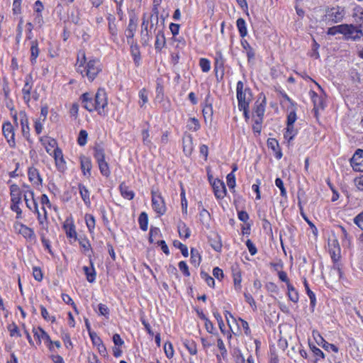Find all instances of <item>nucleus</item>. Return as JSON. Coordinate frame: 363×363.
I'll return each mask as SVG.
<instances>
[{"label":"nucleus","mask_w":363,"mask_h":363,"mask_svg":"<svg viewBox=\"0 0 363 363\" xmlns=\"http://www.w3.org/2000/svg\"><path fill=\"white\" fill-rule=\"evenodd\" d=\"M2 132L9 146L11 147H15L14 130L10 122H6L3 124Z\"/></svg>","instance_id":"7"},{"label":"nucleus","mask_w":363,"mask_h":363,"mask_svg":"<svg viewBox=\"0 0 363 363\" xmlns=\"http://www.w3.org/2000/svg\"><path fill=\"white\" fill-rule=\"evenodd\" d=\"M184 345L191 354L194 355L197 353L196 345L194 341L185 340Z\"/></svg>","instance_id":"40"},{"label":"nucleus","mask_w":363,"mask_h":363,"mask_svg":"<svg viewBox=\"0 0 363 363\" xmlns=\"http://www.w3.org/2000/svg\"><path fill=\"white\" fill-rule=\"evenodd\" d=\"M85 221L89 232L92 233L94 230L96 223L94 217L91 214H86Z\"/></svg>","instance_id":"39"},{"label":"nucleus","mask_w":363,"mask_h":363,"mask_svg":"<svg viewBox=\"0 0 363 363\" xmlns=\"http://www.w3.org/2000/svg\"><path fill=\"white\" fill-rule=\"evenodd\" d=\"M88 133L85 130H81L79 133L77 142L80 146H84L86 143Z\"/></svg>","instance_id":"48"},{"label":"nucleus","mask_w":363,"mask_h":363,"mask_svg":"<svg viewBox=\"0 0 363 363\" xmlns=\"http://www.w3.org/2000/svg\"><path fill=\"white\" fill-rule=\"evenodd\" d=\"M120 191L122 196L128 200H131L134 198L135 194L125 183H122L120 185Z\"/></svg>","instance_id":"26"},{"label":"nucleus","mask_w":363,"mask_h":363,"mask_svg":"<svg viewBox=\"0 0 363 363\" xmlns=\"http://www.w3.org/2000/svg\"><path fill=\"white\" fill-rule=\"evenodd\" d=\"M153 14H147V13H143V22L141 24V31H150L149 30V23L151 18H153L154 17Z\"/></svg>","instance_id":"33"},{"label":"nucleus","mask_w":363,"mask_h":363,"mask_svg":"<svg viewBox=\"0 0 363 363\" xmlns=\"http://www.w3.org/2000/svg\"><path fill=\"white\" fill-rule=\"evenodd\" d=\"M162 3V0H153V7H152V12L155 15V23H158V14H159V10L158 7Z\"/></svg>","instance_id":"60"},{"label":"nucleus","mask_w":363,"mask_h":363,"mask_svg":"<svg viewBox=\"0 0 363 363\" xmlns=\"http://www.w3.org/2000/svg\"><path fill=\"white\" fill-rule=\"evenodd\" d=\"M320 342L316 340V342L318 345H320L323 348H324L325 350H328L329 349L332 350L335 352H338V348L333 344L328 343L327 341H325L320 335H318Z\"/></svg>","instance_id":"36"},{"label":"nucleus","mask_w":363,"mask_h":363,"mask_svg":"<svg viewBox=\"0 0 363 363\" xmlns=\"http://www.w3.org/2000/svg\"><path fill=\"white\" fill-rule=\"evenodd\" d=\"M94 157L97 162H103L105 160L104 150L101 147L97 146L94 147Z\"/></svg>","instance_id":"38"},{"label":"nucleus","mask_w":363,"mask_h":363,"mask_svg":"<svg viewBox=\"0 0 363 363\" xmlns=\"http://www.w3.org/2000/svg\"><path fill=\"white\" fill-rule=\"evenodd\" d=\"M233 281L236 290H240L242 281L241 273L240 271H233Z\"/></svg>","instance_id":"44"},{"label":"nucleus","mask_w":363,"mask_h":363,"mask_svg":"<svg viewBox=\"0 0 363 363\" xmlns=\"http://www.w3.org/2000/svg\"><path fill=\"white\" fill-rule=\"evenodd\" d=\"M98 164L101 173L104 176L108 177L111 173L108 163L104 160L103 162H98Z\"/></svg>","instance_id":"45"},{"label":"nucleus","mask_w":363,"mask_h":363,"mask_svg":"<svg viewBox=\"0 0 363 363\" xmlns=\"http://www.w3.org/2000/svg\"><path fill=\"white\" fill-rule=\"evenodd\" d=\"M43 143V144L45 145V150H46V152L51 155L52 154V149L55 147V146L56 145L57 143L56 141L54 140V139H51V140H40Z\"/></svg>","instance_id":"43"},{"label":"nucleus","mask_w":363,"mask_h":363,"mask_svg":"<svg viewBox=\"0 0 363 363\" xmlns=\"http://www.w3.org/2000/svg\"><path fill=\"white\" fill-rule=\"evenodd\" d=\"M34 337L38 339V344H40L42 341H44L46 343L50 344V350H52L51 344L52 341L50 340V336L43 330L41 328H33V330Z\"/></svg>","instance_id":"14"},{"label":"nucleus","mask_w":363,"mask_h":363,"mask_svg":"<svg viewBox=\"0 0 363 363\" xmlns=\"http://www.w3.org/2000/svg\"><path fill=\"white\" fill-rule=\"evenodd\" d=\"M19 116L21 118V125L22 128L23 134L25 137H27L29 135V125H28V119L25 112L21 111L19 113Z\"/></svg>","instance_id":"22"},{"label":"nucleus","mask_w":363,"mask_h":363,"mask_svg":"<svg viewBox=\"0 0 363 363\" xmlns=\"http://www.w3.org/2000/svg\"><path fill=\"white\" fill-rule=\"evenodd\" d=\"M139 98H140V101H139V104H140V107H143L144 105L147 103L148 101V93H147V91L145 89H142L140 91H139Z\"/></svg>","instance_id":"41"},{"label":"nucleus","mask_w":363,"mask_h":363,"mask_svg":"<svg viewBox=\"0 0 363 363\" xmlns=\"http://www.w3.org/2000/svg\"><path fill=\"white\" fill-rule=\"evenodd\" d=\"M203 111V117L205 118V121H206L207 118H209L210 120H211L212 116H213V107H212L211 104H206L203 108V111Z\"/></svg>","instance_id":"47"},{"label":"nucleus","mask_w":363,"mask_h":363,"mask_svg":"<svg viewBox=\"0 0 363 363\" xmlns=\"http://www.w3.org/2000/svg\"><path fill=\"white\" fill-rule=\"evenodd\" d=\"M343 24L333 26L328 28L327 33L330 35H335L337 33H342Z\"/></svg>","instance_id":"52"},{"label":"nucleus","mask_w":363,"mask_h":363,"mask_svg":"<svg viewBox=\"0 0 363 363\" xmlns=\"http://www.w3.org/2000/svg\"><path fill=\"white\" fill-rule=\"evenodd\" d=\"M345 16L344 9L336 6L331 8H328L325 10V18L332 23H339L342 21Z\"/></svg>","instance_id":"6"},{"label":"nucleus","mask_w":363,"mask_h":363,"mask_svg":"<svg viewBox=\"0 0 363 363\" xmlns=\"http://www.w3.org/2000/svg\"><path fill=\"white\" fill-rule=\"evenodd\" d=\"M10 195L11 203H21V191L17 184H11L10 186Z\"/></svg>","instance_id":"18"},{"label":"nucleus","mask_w":363,"mask_h":363,"mask_svg":"<svg viewBox=\"0 0 363 363\" xmlns=\"http://www.w3.org/2000/svg\"><path fill=\"white\" fill-rule=\"evenodd\" d=\"M8 329H9V330L10 332V335L11 337H13V336L20 337L21 336V333H20V332L18 330V328L16 326V325H15L14 323H13L12 325H10L8 327Z\"/></svg>","instance_id":"64"},{"label":"nucleus","mask_w":363,"mask_h":363,"mask_svg":"<svg viewBox=\"0 0 363 363\" xmlns=\"http://www.w3.org/2000/svg\"><path fill=\"white\" fill-rule=\"evenodd\" d=\"M201 277L202 279H203L206 281L208 286H209L211 287L214 286V284H215L214 279L213 277H211L209 274H208L207 273H206L204 272H201Z\"/></svg>","instance_id":"57"},{"label":"nucleus","mask_w":363,"mask_h":363,"mask_svg":"<svg viewBox=\"0 0 363 363\" xmlns=\"http://www.w3.org/2000/svg\"><path fill=\"white\" fill-rule=\"evenodd\" d=\"M296 134V130L294 129V125H287L286 132L284 133V138L289 141L291 140Z\"/></svg>","instance_id":"46"},{"label":"nucleus","mask_w":363,"mask_h":363,"mask_svg":"<svg viewBox=\"0 0 363 363\" xmlns=\"http://www.w3.org/2000/svg\"><path fill=\"white\" fill-rule=\"evenodd\" d=\"M80 99L83 107L89 112L96 111V105L94 104V96L91 93L86 92L83 94Z\"/></svg>","instance_id":"10"},{"label":"nucleus","mask_w":363,"mask_h":363,"mask_svg":"<svg viewBox=\"0 0 363 363\" xmlns=\"http://www.w3.org/2000/svg\"><path fill=\"white\" fill-rule=\"evenodd\" d=\"M91 267L84 266L83 270L86 274L87 281L90 283H93L96 279V272L91 262Z\"/></svg>","instance_id":"28"},{"label":"nucleus","mask_w":363,"mask_h":363,"mask_svg":"<svg viewBox=\"0 0 363 363\" xmlns=\"http://www.w3.org/2000/svg\"><path fill=\"white\" fill-rule=\"evenodd\" d=\"M63 228L67 238H72L74 241L77 240V237L75 226L72 222L66 220L63 225Z\"/></svg>","instance_id":"19"},{"label":"nucleus","mask_w":363,"mask_h":363,"mask_svg":"<svg viewBox=\"0 0 363 363\" xmlns=\"http://www.w3.org/2000/svg\"><path fill=\"white\" fill-rule=\"evenodd\" d=\"M141 42L143 45H147L151 38L150 31H141Z\"/></svg>","instance_id":"62"},{"label":"nucleus","mask_w":363,"mask_h":363,"mask_svg":"<svg viewBox=\"0 0 363 363\" xmlns=\"http://www.w3.org/2000/svg\"><path fill=\"white\" fill-rule=\"evenodd\" d=\"M165 37L162 30H158L155 43V50L160 51L165 45Z\"/></svg>","instance_id":"24"},{"label":"nucleus","mask_w":363,"mask_h":363,"mask_svg":"<svg viewBox=\"0 0 363 363\" xmlns=\"http://www.w3.org/2000/svg\"><path fill=\"white\" fill-rule=\"evenodd\" d=\"M287 289L289 299L294 303H297L298 301V294L297 291L290 283H288Z\"/></svg>","instance_id":"34"},{"label":"nucleus","mask_w":363,"mask_h":363,"mask_svg":"<svg viewBox=\"0 0 363 363\" xmlns=\"http://www.w3.org/2000/svg\"><path fill=\"white\" fill-rule=\"evenodd\" d=\"M94 96V104L99 115L107 113L108 99L104 89H99Z\"/></svg>","instance_id":"3"},{"label":"nucleus","mask_w":363,"mask_h":363,"mask_svg":"<svg viewBox=\"0 0 363 363\" xmlns=\"http://www.w3.org/2000/svg\"><path fill=\"white\" fill-rule=\"evenodd\" d=\"M275 184L279 189L281 196L282 197L286 198L287 196V193L284 187L283 181L280 178H277L275 180Z\"/></svg>","instance_id":"51"},{"label":"nucleus","mask_w":363,"mask_h":363,"mask_svg":"<svg viewBox=\"0 0 363 363\" xmlns=\"http://www.w3.org/2000/svg\"><path fill=\"white\" fill-rule=\"evenodd\" d=\"M199 65L204 72H208L211 69L210 62L206 58H201L199 61Z\"/></svg>","instance_id":"54"},{"label":"nucleus","mask_w":363,"mask_h":363,"mask_svg":"<svg viewBox=\"0 0 363 363\" xmlns=\"http://www.w3.org/2000/svg\"><path fill=\"white\" fill-rule=\"evenodd\" d=\"M208 242L211 246L217 252L222 249V242L220 236L216 233H211L208 236Z\"/></svg>","instance_id":"15"},{"label":"nucleus","mask_w":363,"mask_h":363,"mask_svg":"<svg viewBox=\"0 0 363 363\" xmlns=\"http://www.w3.org/2000/svg\"><path fill=\"white\" fill-rule=\"evenodd\" d=\"M142 138H143V143L144 145L150 147L152 145V142L150 139V134L148 129H143L142 130Z\"/></svg>","instance_id":"50"},{"label":"nucleus","mask_w":363,"mask_h":363,"mask_svg":"<svg viewBox=\"0 0 363 363\" xmlns=\"http://www.w3.org/2000/svg\"><path fill=\"white\" fill-rule=\"evenodd\" d=\"M15 228L18 233L22 235L28 241L34 242L35 240V235L33 229L21 223H16Z\"/></svg>","instance_id":"8"},{"label":"nucleus","mask_w":363,"mask_h":363,"mask_svg":"<svg viewBox=\"0 0 363 363\" xmlns=\"http://www.w3.org/2000/svg\"><path fill=\"white\" fill-rule=\"evenodd\" d=\"M138 223L142 230L146 231L148 226V216L145 212H142L138 218Z\"/></svg>","instance_id":"32"},{"label":"nucleus","mask_w":363,"mask_h":363,"mask_svg":"<svg viewBox=\"0 0 363 363\" xmlns=\"http://www.w3.org/2000/svg\"><path fill=\"white\" fill-rule=\"evenodd\" d=\"M346 40L356 41L363 36L362 30L353 24H343L342 33Z\"/></svg>","instance_id":"4"},{"label":"nucleus","mask_w":363,"mask_h":363,"mask_svg":"<svg viewBox=\"0 0 363 363\" xmlns=\"http://www.w3.org/2000/svg\"><path fill=\"white\" fill-rule=\"evenodd\" d=\"M137 27H138L137 20L134 17L130 18L129 19L128 28L125 31V35L127 38V41L128 40H133L134 34L137 29Z\"/></svg>","instance_id":"16"},{"label":"nucleus","mask_w":363,"mask_h":363,"mask_svg":"<svg viewBox=\"0 0 363 363\" xmlns=\"http://www.w3.org/2000/svg\"><path fill=\"white\" fill-rule=\"evenodd\" d=\"M188 128L189 130H192L194 131L198 130L200 128L199 121L195 118H191L189 123L188 124Z\"/></svg>","instance_id":"55"},{"label":"nucleus","mask_w":363,"mask_h":363,"mask_svg":"<svg viewBox=\"0 0 363 363\" xmlns=\"http://www.w3.org/2000/svg\"><path fill=\"white\" fill-rule=\"evenodd\" d=\"M24 82L22 89L23 98L24 101L28 104L30 100V91L33 85V79L30 74L26 76Z\"/></svg>","instance_id":"9"},{"label":"nucleus","mask_w":363,"mask_h":363,"mask_svg":"<svg viewBox=\"0 0 363 363\" xmlns=\"http://www.w3.org/2000/svg\"><path fill=\"white\" fill-rule=\"evenodd\" d=\"M329 252L332 259L334 262H337L340 258V247L337 239L329 240L328 242Z\"/></svg>","instance_id":"11"},{"label":"nucleus","mask_w":363,"mask_h":363,"mask_svg":"<svg viewBox=\"0 0 363 363\" xmlns=\"http://www.w3.org/2000/svg\"><path fill=\"white\" fill-rule=\"evenodd\" d=\"M227 184L230 189H234L235 186V176L233 172H230L227 175Z\"/></svg>","instance_id":"58"},{"label":"nucleus","mask_w":363,"mask_h":363,"mask_svg":"<svg viewBox=\"0 0 363 363\" xmlns=\"http://www.w3.org/2000/svg\"><path fill=\"white\" fill-rule=\"evenodd\" d=\"M99 313L101 315L105 316L106 318H108L109 315V308L103 303H99Z\"/></svg>","instance_id":"59"},{"label":"nucleus","mask_w":363,"mask_h":363,"mask_svg":"<svg viewBox=\"0 0 363 363\" xmlns=\"http://www.w3.org/2000/svg\"><path fill=\"white\" fill-rule=\"evenodd\" d=\"M28 194H29V196L31 197V199H32V203H33V208H34V211L38 214V221L40 224H43V220H46L47 219V212L45 209L44 207H43V210L44 211V217L42 218L41 216V214L38 211V203H37V201H35V199H34V192L33 190H29Z\"/></svg>","instance_id":"20"},{"label":"nucleus","mask_w":363,"mask_h":363,"mask_svg":"<svg viewBox=\"0 0 363 363\" xmlns=\"http://www.w3.org/2000/svg\"><path fill=\"white\" fill-rule=\"evenodd\" d=\"M351 165L354 170L363 172V150L356 151L351 159Z\"/></svg>","instance_id":"12"},{"label":"nucleus","mask_w":363,"mask_h":363,"mask_svg":"<svg viewBox=\"0 0 363 363\" xmlns=\"http://www.w3.org/2000/svg\"><path fill=\"white\" fill-rule=\"evenodd\" d=\"M214 194L218 199L224 198L226 194V189L225 184L220 179H215L212 183Z\"/></svg>","instance_id":"13"},{"label":"nucleus","mask_w":363,"mask_h":363,"mask_svg":"<svg viewBox=\"0 0 363 363\" xmlns=\"http://www.w3.org/2000/svg\"><path fill=\"white\" fill-rule=\"evenodd\" d=\"M91 167V162L89 158L85 157L81 158V168L84 175H86V173L90 175Z\"/></svg>","instance_id":"30"},{"label":"nucleus","mask_w":363,"mask_h":363,"mask_svg":"<svg viewBox=\"0 0 363 363\" xmlns=\"http://www.w3.org/2000/svg\"><path fill=\"white\" fill-rule=\"evenodd\" d=\"M79 243L84 252L89 251L91 248V244L86 238H79Z\"/></svg>","instance_id":"61"},{"label":"nucleus","mask_w":363,"mask_h":363,"mask_svg":"<svg viewBox=\"0 0 363 363\" xmlns=\"http://www.w3.org/2000/svg\"><path fill=\"white\" fill-rule=\"evenodd\" d=\"M173 244L175 247H177L181 250V252L184 257H188V248L185 245L182 244L178 240H174Z\"/></svg>","instance_id":"49"},{"label":"nucleus","mask_w":363,"mask_h":363,"mask_svg":"<svg viewBox=\"0 0 363 363\" xmlns=\"http://www.w3.org/2000/svg\"><path fill=\"white\" fill-rule=\"evenodd\" d=\"M192 140H193V139L191 135H188L186 138H183V143H184L183 149H184V152L186 155H190L193 150Z\"/></svg>","instance_id":"31"},{"label":"nucleus","mask_w":363,"mask_h":363,"mask_svg":"<svg viewBox=\"0 0 363 363\" xmlns=\"http://www.w3.org/2000/svg\"><path fill=\"white\" fill-rule=\"evenodd\" d=\"M265 99H263L262 102L256 101L254 107V117H263L265 111Z\"/></svg>","instance_id":"23"},{"label":"nucleus","mask_w":363,"mask_h":363,"mask_svg":"<svg viewBox=\"0 0 363 363\" xmlns=\"http://www.w3.org/2000/svg\"><path fill=\"white\" fill-rule=\"evenodd\" d=\"M28 179L31 182L36 184H42V178L40 175L38 170L32 167L28 169Z\"/></svg>","instance_id":"21"},{"label":"nucleus","mask_w":363,"mask_h":363,"mask_svg":"<svg viewBox=\"0 0 363 363\" xmlns=\"http://www.w3.org/2000/svg\"><path fill=\"white\" fill-rule=\"evenodd\" d=\"M30 52V62L32 64H34L35 63L36 59L39 55L38 44L37 40H33L31 42Z\"/></svg>","instance_id":"29"},{"label":"nucleus","mask_w":363,"mask_h":363,"mask_svg":"<svg viewBox=\"0 0 363 363\" xmlns=\"http://www.w3.org/2000/svg\"><path fill=\"white\" fill-rule=\"evenodd\" d=\"M303 284H304V286H305V289H306V293L308 294V296H309L310 298V301H311V305L313 307L315 306V294L310 289L309 286H308V284L306 281V279H304V281H303Z\"/></svg>","instance_id":"42"},{"label":"nucleus","mask_w":363,"mask_h":363,"mask_svg":"<svg viewBox=\"0 0 363 363\" xmlns=\"http://www.w3.org/2000/svg\"><path fill=\"white\" fill-rule=\"evenodd\" d=\"M252 94L250 89H244V84L239 81L237 83V99L238 101V108L249 107Z\"/></svg>","instance_id":"2"},{"label":"nucleus","mask_w":363,"mask_h":363,"mask_svg":"<svg viewBox=\"0 0 363 363\" xmlns=\"http://www.w3.org/2000/svg\"><path fill=\"white\" fill-rule=\"evenodd\" d=\"M53 156H54V158L55 160L56 166L59 169L63 168L64 164H65V160L63 158V155H62V150L58 147L55 148L53 150Z\"/></svg>","instance_id":"25"},{"label":"nucleus","mask_w":363,"mask_h":363,"mask_svg":"<svg viewBox=\"0 0 363 363\" xmlns=\"http://www.w3.org/2000/svg\"><path fill=\"white\" fill-rule=\"evenodd\" d=\"M201 255L199 251L196 249L192 248L191 250V262L195 267H198L201 262Z\"/></svg>","instance_id":"37"},{"label":"nucleus","mask_w":363,"mask_h":363,"mask_svg":"<svg viewBox=\"0 0 363 363\" xmlns=\"http://www.w3.org/2000/svg\"><path fill=\"white\" fill-rule=\"evenodd\" d=\"M152 206L154 211L159 215H164L167 208L164 199L158 191L152 190Z\"/></svg>","instance_id":"5"},{"label":"nucleus","mask_w":363,"mask_h":363,"mask_svg":"<svg viewBox=\"0 0 363 363\" xmlns=\"http://www.w3.org/2000/svg\"><path fill=\"white\" fill-rule=\"evenodd\" d=\"M128 43L130 45V52L133 57L135 64L138 66L140 61V52L139 46L137 43H134V40H128Z\"/></svg>","instance_id":"17"},{"label":"nucleus","mask_w":363,"mask_h":363,"mask_svg":"<svg viewBox=\"0 0 363 363\" xmlns=\"http://www.w3.org/2000/svg\"><path fill=\"white\" fill-rule=\"evenodd\" d=\"M75 66L77 72L82 77H86L90 82H92L102 70L100 60L91 58L87 61L85 52L82 50L78 52Z\"/></svg>","instance_id":"1"},{"label":"nucleus","mask_w":363,"mask_h":363,"mask_svg":"<svg viewBox=\"0 0 363 363\" xmlns=\"http://www.w3.org/2000/svg\"><path fill=\"white\" fill-rule=\"evenodd\" d=\"M79 194L81 195V197H82V200L84 201V203L86 206H89L91 203V201H90V198H89L90 194H89V190L82 184H79Z\"/></svg>","instance_id":"27"},{"label":"nucleus","mask_w":363,"mask_h":363,"mask_svg":"<svg viewBox=\"0 0 363 363\" xmlns=\"http://www.w3.org/2000/svg\"><path fill=\"white\" fill-rule=\"evenodd\" d=\"M179 235L188 238L190 236V230L184 223L179 225L178 227Z\"/></svg>","instance_id":"53"},{"label":"nucleus","mask_w":363,"mask_h":363,"mask_svg":"<svg viewBox=\"0 0 363 363\" xmlns=\"http://www.w3.org/2000/svg\"><path fill=\"white\" fill-rule=\"evenodd\" d=\"M237 27L242 38H244L247 35V30L246 28V23L243 18H240L237 20Z\"/></svg>","instance_id":"35"},{"label":"nucleus","mask_w":363,"mask_h":363,"mask_svg":"<svg viewBox=\"0 0 363 363\" xmlns=\"http://www.w3.org/2000/svg\"><path fill=\"white\" fill-rule=\"evenodd\" d=\"M164 350L167 358L170 359L174 355V350L172 343L166 342L164 345Z\"/></svg>","instance_id":"56"},{"label":"nucleus","mask_w":363,"mask_h":363,"mask_svg":"<svg viewBox=\"0 0 363 363\" xmlns=\"http://www.w3.org/2000/svg\"><path fill=\"white\" fill-rule=\"evenodd\" d=\"M354 223L363 230V211L354 217Z\"/></svg>","instance_id":"63"}]
</instances>
